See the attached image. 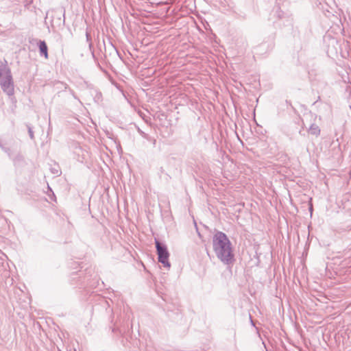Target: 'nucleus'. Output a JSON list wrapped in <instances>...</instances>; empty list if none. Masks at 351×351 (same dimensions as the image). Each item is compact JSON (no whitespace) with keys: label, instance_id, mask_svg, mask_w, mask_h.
Returning <instances> with one entry per match:
<instances>
[{"label":"nucleus","instance_id":"obj_4","mask_svg":"<svg viewBox=\"0 0 351 351\" xmlns=\"http://www.w3.org/2000/svg\"><path fill=\"white\" fill-rule=\"evenodd\" d=\"M11 75L10 69L6 62H0V78Z\"/></svg>","mask_w":351,"mask_h":351},{"label":"nucleus","instance_id":"obj_1","mask_svg":"<svg viewBox=\"0 0 351 351\" xmlns=\"http://www.w3.org/2000/svg\"><path fill=\"white\" fill-rule=\"evenodd\" d=\"M213 247L217 257L226 265L234 261L232 244L227 235L222 232H217L213 237Z\"/></svg>","mask_w":351,"mask_h":351},{"label":"nucleus","instance_id":"obj_6","mask_svg":"<svg viewBox=\"0 0 351 351\" xmlns=\"http://www.w3.org/2000/svg\"><path fill=\"white\" fill-rule=\"evenodd\" d=\"M308 132L312 135L318 136L320 134V129L317 125L312 124L308 129Z\"/></svg>","mask_w":351,"mask_h":351},{"label":"nucleus","instance_id":"obj_7","mask_svg":"<svg viewBox=\"0 0 351 351\" xmlns=\"http://www.w3.org/2000/svg\"><path fill=\"white\" fill-rule=\"evenodd\" d=\"M138 132L142 136V137H143L144 138H146L148 141H151V138L147 134L145 133L139 128L138 129Z\"/></svg>","mask_w":351,"mask_h":351},{"label":"nucleus","instance_id":"obj_5","mask_svg":"<svg viewBox=\"0 0 351 351\" xmlns=\"http://www.w3.org/2000/svg\"><path fill=\"white\" fill-rule=\"evenodd\" d=\"M38 47L40 55H43L45 58H48L47 46L46 43L40 40Z\"/></svg>","mask_w":351,"mask_h":351},{"label":"nucleus","instance_id":"obj_8","mask_svg":"<svg viewBox=\"0 0 351 351\" xmlns=\"http://www.w3.org/2000/svg\"><path fill=\"white\" fill-rule=\"evenodd\" d=\"M28 132H29L30 138L31 139H34V132H33V131H32L31 128H28Z\"/></svg>","mask_w":351,"mask_h":351},{"label":"nucleus","instance_id":"obj_2","mask_svg":"<svg viewBox=\"0 0 351 351\" xmlns=\"http://www.w3.org/2000/svg\"><path fill=\"white\" fill-rule=\"evenodd\" d=\"M155 244L158 261L161 263L164 267H170V263L168 261L169 253L167 250V246L158 240L155 241Z\"/></svg>","mask_w":351,"mask_h":351},{"label":"nucleus","instance_id":"obj_3","mask_svg":"<svg viewBox=\"0 0 351 351\" xmlns=\"http://www.w3.org/2000/svg\"><path fill=\"white\" fill-rule=\"evenodd\" d=\"M0 85L4 93L8 95L14 94V83L12 75L0 78Z\"/></svg>","mask_w":351,"mask_h":351}]
</instances>
